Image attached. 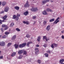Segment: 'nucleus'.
<instances>
[{"label": "nucleus", "instance_id": "f257e3e1", "mask_svg": "<svg viewBox=\"0 0 64 64\" xmlns=\"http://www.w3.org/2000/svg\"><path fill=\"white\" fill-rule=\"evenodd\" d=\"M38 8H35L34 6H32V8H31L30 10L32 12H37L38 11Z\"/></svg>", "mask_w": 64, "mask_h": 64}, {"label": "nucleus", "instance_id": "f03ea898", "mask_svg": "<svg viewBox=\"0 0 64 64\" xmlns=\"http://www.w3.org/2000/svg\"><path fill=\"white\" fill-rule=\"evenodd\" d=\"M43 40L45 39L46 41H48V40H49V39L47 38L46 36H43Z\"/></svg>", "mask_w": 64, "mask_h": 64}, {"label": "nucleus", "instance_id": "7ed1b4c3", "mask_svg": "<svg viewBox=\"0 0 64 64\" xmlns=\"http://www.w3.org/2000/svg\"><path fill=\"white\" fill-rule=\"evenodd\" d=\"M5 42H0V45H1L2 46H5Z\"/></svg>", "mask_w": 64, "mask_h": 64}, {"label": "nucleus", "instance_id": "20e7f679", "mask_svg": "<svg viewBox=\"0 0 64 64\" xmlns=\"http://www.w3.org/2000/svg\"><path fill=\"white\" fill-rule=\"evenodd\" d=\"M23 50H20L18 51V54H22V53H23Z\"/></svg>", "mask_w": 64, "mask_h": 64}, {"label": "nucleus", "instance_id": "39448f33", "mask_svg": "<svg viewBox=\"0 0 64 64\" xmlns=\"http://www.w3.org/2000/svg\"><path fill=\"white\" fill-rule=\"evenodd\" d=\"M28 13H29V12H28V11H27L24 12V15H25V16H27V15H28Z\"/></svg>", "mask_w": 64, "mask_h": 64}, {"label": "nucleus", "instance_id": "423d86ee", "mask_svg": "<svg viewBox=\"0 0 64 64\" xmlns=\"http://www.w3.org/2000/svg\"><path fill=\"white\" fill-rule=\"evenodd\" d=\"M47 2H49V0H44L42 1V3L43 4H45V3H46Z\"/></svg>", "mask_w": 64, "mask_h": 64}, {"label": "nucleus", "instance_id": "0eeeda50", "mask_svg": "<svg viewBox=\"0 0 64 64\" xmlns=\"http://www.w3.org/2000/svg\"><path fill=\"white\" fill-rule=\"evenodd\" d=\"M50 29V26L49 25L46 28V30L47 31H49Z\"/></svg>", "mask_w": 64, "mask_h": 64}, {"label": "nucleus", "instance_id": "6e6552de", "mask_svg": "<svg viewBox=\"0 0 64 64\" xmlns=\"http://www.w3.org/2000/svg\"><path fill=\"white\" fill-rule=\"evenodd\" d=\"M9 10V8L8 6L6 7L4 9V11L5 12H8V11Z\"/></svg>", "mask_w": 64, "mask_h": 64}, {"label": "nucleus", "instance_id": "1a4fd4ad", "mask_svg": "<svg viewBox=\"0 0 64 64\" xmlns=\"http://www.w3.org/2000/svg\"><path fill=\"white\" fill-rule=\"evenodd\" d=\"M29 4H28V2H27L24 5V7H29Z\"/></svg>", "mask_w": 64, "mask_h": 64}, {"label": "nucleus", "instance_id": "9d476101", "mask_svg": "<svg viewBox=\"0 0 64 64\" xmlns=\"http://www.w3.org/2000/svg\"><path fill=\"white\" fill-rule=\"evenodd\" d=\"M46 11L47 12H52V10H51V9H50V8H47L46 9Z\"/></svg>", "mask_w": 64, "mask_h": 64}, {"label": "nucleus", "instance_id": "9b49d317", "mask_svg": "<svg viewBox=\"0 0 64 64\" xmlns=\"http://www.w3.org/2000/svg\"><path fill=\"white\" fill-rule=\"evenodd\" d=\"M32 42H28V43L26 46H28V47H29V44H32Z\"/></svg>", "mask_w": 64, "mask_h": 64}, {"label": "nucleus", "instance_id": "f8f14e48", "mask_svg": "<svg viewBox=\"0 0 64 64\" xmlns=\"http://www.w3.org/2000/svg\"><path fill=\"white\" fill-rule=\"evenodd\" d=\"M5 20H4L2 21L1 20H0V24H2V22H6V21H5Z\"/></svg>", "mask_w": 64, "mask_h": 64}, {"label": "nucleus", "instance_id": "ddd939ff", "mask_svg": "<svg viewBox=\"0 0 64 64\" xmlns=\"http://www.w3.org/2000/svg\"><path fill=\"white\" fill-rule=\"evenodd\" d=\"M14 46L16 49H17L18 48V46L19 45L17 44H15L14 45Z\"/></svg>", "mask_w": 64, "mask_h": 64}, {"label": "nucleus", "instance_id": "4468645a", "mask_svg": "<svg viewBox=\"0 0 64 64\" xmlns=\"http://www.w3.org/2000/svg\"><path fill=\"white\" fill-rule=\"evenodd\" d=\"M14 8L15 9H16V10H19L20 8H19V6H16L14 7Z\"/></svg>", "mask_w": 64, "mask_h": 64}, {"label": "nucleus", "instance_id": "2eb2a0df", "mask_svg": "<svg viewBox=\"0 0 64 64\" xmlns=\"http://www.w3.org/2000/svg\"><path fill=\"white\" fill-rule=\"evenodd\" d=\"M42 13L43 15H48V13H47L45 11H44L42 12Z\"/></svg>", "mask_w": 64, "mask_h": 64}, {"label": "nucleus", "instance_id": "dca6fc26", "mask_svg": "<svg viewBox=\"0 0 64 64\" xmlns=\"http://www.w3.org/2000/svg\"><path fill=\"white\" fill-rule=\"evenodd\" d=\"M16 35H14L12 38V40H14V39H16Z\"/></svg>", "mask_w": 64, "mask_h": 64}, {"label": "nucleus", "instance_id": "f3484780", "mask_svg": "<svg viewBox=\"0 0 64 64\" xmlns=\"http://www.w3.org/2000/svg\"><path fill=\"white\" fill-rule=\"evenodd\" d=\"M64 61V59H62L60 61V63H62Z\"/></svg>", "mask_w": 64, "mask_h": 64}, {"label": "nucleus", "instance_id": "a211bd4d", "mask_svg": "<svg viewBox=\"0 0 64 64\" xmlns=\"http://www.w3.org/2000/svg\"><path fill=\"white\" fill-rule=\"evenodd\" d=\"M40 39H41V36H38L37 39V40L38 41H40Z\"/></svg>", "mask_w": 64, "mask_h": 64}, {"label": "nucleus", "instance_id": "6ab92c4d", "mask_svg": "<svg viewBox=\"0 0 64 64\" xmlns=\"http://www.w3.org/2000/svg\"><path fill=\"white\" fill-rule=\"evenodd\" d=\"M7 18V16L5 15L3 18L4 20H6V18Z\"/></svg>", "mask_w": 64, "mask_h": 64}, {"label": "nucleus", "instance_id": "aec40b11", "mask_svg": "<svg viewBox=\"0 0 64 64\" xmlns=\"http://www.w3.org/2000/svg\"><path fill=\"white\" fill-rule=\"evenodd\" d=\"M22 44V46L23 47H24L25 46H26V43H23Z\"/></svg>", "mask_w": 64, "mask_h": 64}, {"label": "nucleus", "instance_id": "412c9836", "mask_svg": "<svg viewBox=\"0 0 64 64\" xmlns=\"http://www.w3.org/2000/svg\"><path fill=\"white\" fill-rule=\"evenodd\" d=\"M54 20H55L54 18H52L49 20V22H53V21H54Z\"/></svg>", "mask_w": 64, "mask_h": 64}, {"label": "nucleus", "instance_id": "4be33fe9", "mask_svg": "<svg viewBox=\"0 0 64 64\" xmlns=\"http://www.w3.org/2000/svg\"><path fill=\"white\" fill-rule=\"evenodd\" d=\"M16 55V52H14L12 54V56H14L15 55Z\"/></svg>", "mask_w": 64, "mask_h": 64}, {"label": "nucleus", "instance_id": "5701e85b", "mask_svg": "<svg viewBox=\"0 0 64 64\" xmlns=\"http://www.w3.org/2000/svg\"><path fill=\"white\" fill-rule=\"evenodd\" d=\"M6 4V2H3L2 3V6H4Z\"/></svg>", "mask_w": 64, "mask_h": 64}, {"label": "nucleus", "instance_id": "b1692460", "mask_svg": "<svg viewBox=\"0 0 64 64\" xmlns=\"http://www.w3.org/2000/svg\"><path fill=\"white\" fill-rule=\"evenodd\" d=\"M39 53V50H38L37 51H36L35 52V53L36 54H38V53Z\"/></svg>", "mask_w": 64, "mask_h": 64}, {"label": "nucleus", "instance_id": "393cba45", "mask_svg": "<svg viewBox=\"0 0 64 64\" xmlns=\"http://www.w3.org/2000/svg\"><path fill=\"white\" fill-rule=\"evenodd\" d=\"M58 22H59V20H58L57 22L56 21V20H55L54 22V24H57V23H58Z\"/></svg>", "mask_w": 64, "mask_h": 64}, {"label": "nucleus", "instance_id": "a878e982", "mask_svg": "<svg viewBox=\"0 0 64 64\" xmlns=\"http://www.w3.org/2000/svg\"><path fill=\"white\" fill-rule=\"evenodd\" d=\"M51 47L52 48H54V47H55L54 46V44H52L51 46Z\"/></svg>", "mask_w": 64, "mask_h": 64}, {"label": "nucleus", "instance_id": "bb28decb", "mask_svg": "<svg viewBox=\"0 0 64 64\" xmlns=\"http://www.w3.org/2000/svg\"><path fill=\"white\" fill-rule=\"evenodd\" d=\"M54 44V46H55V47H57V46H58V44L55 43Z\"/></svg>", "mask_w": 64, "mask_h": 64}, {"label": "nucleus", "instance_id": "cd10ccee", "mask_svg": "<svg viewBox=\"0 0 64 64\" xmlns=\"http://www.w3.org/2000/svg\"><path fill=\"white\" fill-rule=\"evenodd\" d=\"M16 16L15 15H14L13 16L12 19H16Z\"/></svg>", "mask_w": 64, "mask_h": 64}, {"label": "nucleus", "instance_id": "c85d7f7f", "mask_svg": "<svg viewBox=\"0 0 64 64\" xmlns=\"http://www.w3.org/2000/svg\"><path fill=\"white\" fill-rule=\"evenodd\" d=\"M44 46L45 47V48L47 47V44H44Z\"/></svg>", "mask_w": 64, "mask_h": 64}, {"label": "nucleus", "instance_id": "c756f323", "mask_svg": "<svg viewBox=\"0 0 64 64\" xmlns=\"http://www.w3.org/2000/svg\"><path fill=\"white\" fill-rule=\"evenodd\" d=\"M26 37L27 38H30V36L29 35V34H27L26 35Z\"/></svg>", "mask_w": 64, "mask_h": 64}, {"label": "nucleus", "instance_id": "7c9ffc66", "mask_svg": "<svg viewBox=\"0 0 64 64\" xmlns=\"http://www.w3.org/2000/svg\"><path fill=\"white\" fill-rule=\"evenodd\" d=\"M16 31H20V29H19V28H16Z\"/></svg>", "mask_w": 64, "mask_h": 64}, {"label": "nucleus", "instance_id": "2f4dec72", "mask_svg": "<svg viewBox=\"0 0 64 64\" xmlns=\"http://www.w3.org/2000/svg\"><path fill=\"white\" fill-rule=\"evenodd\" d=\"M12 45V44L11 43H9L8 44V46H10V45Z\"/></svg>", "mask_w": 64, "mask_h": 64}, {"label": "nucleus", "instance_id": "473e14b6", "mask_svg": "<svg viewBox=\"0 0 64 64\" xmlns=\"http://www.w3.org/2000/svg\"><path fill=\"white\" fill-rule=\"evenodd\" d=\"M22 55H21L20 56H19L18 57V59H22Z\"/></svg>", "mask_w": 64, "mask_h": 64}, {"label": "nucleus", "instance_id": "72a5a7b5", "mask_svg": "<svg viewBox=\"0 0 64 64\" xmlns=\"http://www.w3.org/2000/svg\"><path fill=\"white\" fill-rule=\"evenodd\" d=\"M14 25V23L12 22L11 23V24H10V26H11V27H12V26H13Z\"/></svg>", "mask_w": 64, "mask_h": 64}, {"label": "nucleus", "instance_id": "f704fd0d", "mask_svg": "<svg viewBox=\"0 0 64 64\" xmlns=\"http://www.w3.org/2000/svg\"><path fill=\"white\" fill-rule=\"evenodd\" d=\"M44 54L46 57H48V54Z\"/></svg>", "mask_w": 64, "mask_h": 64}, {"label": "nucleus", "instance_id": "c9c22d12", "mask_svg": "<svg viewBox=\"0 0 64 64\" xmlns=\"http://www.w3.org/2000/svg\"><path fill=\"white\" fill-rule=\"evenodd\" d=\"M27 54V52L26 51H24V53L23 55H26Z\"/></svg>", "mask_w": 64, "mask_h": 64}, {"label": "nucleus", "instance_id": "e433bc0d", "mask_svg": "<svg viewBox=\"0 0 64 64\" xmlns=\"http://www.w3.org/2000/svg\"><path fill=\"white\" fill-rule=\"evenodd\" d=\"M19 47L20 48H23V46H22V44H20L19 46Z\"/></svg>", "mask_w": 64, "mask_h": 64}, {"label": "nucleus", "instance_id": "4c0bfd02", "mask_svg": "<svg viewBox=\"0 0 64 64\" xmlns=\"http://www.w3.org/2000/svg\"><path fill=\"white\" fill-rule=\"evenodd\" d=\"M8 29V26H6V27H5V28H4V30H7Z\"/></svg>", "mask_w": 64, "mask_h": 64}, {"label": "nucleus", "instance_id": "58836bf2", "mask_svg": "<svg viewBox=\"0 0 64 64\" xmlns=\"http://www.w3.org/2000/svg\"><path fill=\"white\" fill-rule=\"evenodd\" d=\"M46 52L48 53H50V54L51 53V52H50V50H48L46 51Z\"/></svg>", "mask_w": 64, "mask_h": 64}, {"label": "nucleus", "instance_id": "ea45409f", "mask_svg": "<svg viewBox=\"0 0 64 64\" xmlns=\"http://www.w3.org/2000/svg\"><path fill=\"white\" fill-rule=\"evenodd\" d=\"M7 26L5 25V24H2V27H6V26Z\"/></svg>", "mask_w": 64, "mask_h": 64}, {"label": "nucleus", "instance_id": "a19ab883", "mask_svg": "<svg viewBox=\"0 0 64 64\" xmlns=\"http://www.w3.org/2000/svg\"><path fill=\"white\" fill-rule=\"evenodd\" d=\"M47 23V22L46 21H44L43 22L44 24H46Z\"/></svg>", "mask_w": 64, "mask_h": 64}, {"label": "nucleus", "instance_id": "79ce46f5", "mask_svg": "<svg viewBox=\"0 0 64 64\" xmlns=\"http://www.w3.org/2000/svg\"><path fill=\"white\" fill-rule=\"evenodd\" d=\"M38 63L40 64L41 63V61L40 60H38Z\"/></svg>", "mask_w": 64, "mask_h": 64}, {"label": "nucleus", "instance_id": "37998d69", "mask_svg": "<svg viewBox=\"0 0 64 64\" xmlns=\"http://www.w3.org/2000/svg\"><path fill=\"white\" fill-rule=\"evenodd\" d=\"M6 35H4L2 36V38H6Z\"/></svg>", "mask_w": 64, "mask_h": 64}, {"label": "nucleus", "instance_id": "c03bdc74", "mask_svg": "<svg viewBox=\"0 0 64 64\" xmlns=\"http://www.w3.org/2000/svg\"><path fill=\"white\" fill-rule=\"evenodd\" d=\"M16 19V21H18V19H19V18L18 17H16V18H15Z\"/></svg>", "mask_w": 64, "mask_h": 64}, {"label": "nucleus", "instance_id": "a18cd8bd", "mask_svg": "<svg viewBox=\"0 0 64 64\" xmlns=\"http://www.w3.org/2000/svg\"><path fill=\"white\" fill-rule=\"evenodd\" d=\"M5 34L6 35H7V34H9V32H6L5 33Z\"/></svg>", "mask_w": 64, "mask_h": 64}, {"label": "nucleus", "instance_id": "49530a36", "mask_svg": "<svg viewBox=\"0 0 64 64\" xmlns=\"http://www.w3.org/2000/svg\"><path fill=\"white\" fill-rule=\"evenodd\" d=\"M36 16H34L32 17V18L34 19H36Z\"/></svg>", "mask_w": 64, "mask_h": 64}, {"label": "nucleus", "instance_id": "de8ad7c7", "mask_svg": "<svg viewBox=\"0 0 64 64\" xmlns=\"http://www.w3.org/2000/svg\"><path fill=\"white\" fill-rule=\"evenodd\" d=\"M26 24H27V25H28L29 24V22L26 21Z\"/></svg>", "mask_w": 64, "mask_h": 64}, {"label": "nucleus", "instance_id": "09e8293b", "mask_svg": "<svg viewBox=\"0 0 64 64\" xmlns=\"http://www.w3.org/2000/svg\"><path fill=\"white\" fill-rule=\"evenodd\" d=\"M3 58V56H1L0 57V59H2V58Z\"/></svg>", "mask_w": 64, "mask_h": 64}, {"label": "nucleus", "instance_id": "8fccbe9b", "mask_svg": "<svg viewBox=\"0 0 64 64\" xmlns=\"http://www.w3.org/2000/svg\"><path fill=\"white\" fill-rule=\"evenodd\" d=\"M23 23H24V24H26V22L25 21H24L23 22Z\"/></svg>", "mask_w": 64, "mask_h": 64}, {"label": "nucleus", "instance_id": "3c124183", "mask_svg": "<svg viewBox=\"0 0 64 64\" xmlns=\"http://www.w3.org/2000/svg\"><path fill=\"white\" fill-rule=\"evenodd\" d=\"M17 17H20V14H18L17 15Z\"/></svg>", "mask_w": 64, "mask_h": 64}, {"label": "nucleus", "instance_id": "603ef678", "mask_svg": "<svg viewBox=\"0 0 64 64\" xmlns=\"http://www.w3.org/2000/svg\"><path fill=\"white\" fill-rule=\"evenodd\" d=\"M4 11H2V12H1L0 13V14H2L3 13H4Z\"/></svg>", "mask_w": 64, "mask_h": 64}, {"label": "nucleus", "instance_id": "864d4df0", "mask_svg": "<svg viewBox=\"0 0 64 64\" xmlns=\"http://www.w3.org/2000/svg\"><path fill=\"white\" fill-rule=\"evenodd\" d=\"M60 19V18H59V17H58L56 20V21H57V20L58 19Z\"/></svg>", "mask_w": 64, "mask_h": 64}, {"label": "nucleus", "instance_id": "5fc2aeb1", "mask_svg": "<svg viewBox=\"0 0 64 64\" xmlns=\"http://www.w3.org/2000/svg\"><path fill=\"white\" fill-rule=\"evenodd\" d=\"M35 50H38V48H35Z\"/></svg>", "mask_w": 64, "mask_h": 64}, {"label": "nucleus", "instance_id": "6e6d98bb", "mask_svg": "<svg viewBox=\"0 0 64 64\" xmlns=\"http://www.w3.org/2000/svg\"><path fill=\"white\" fill-rule=\"evenodd\" d=\"M62 39H64V36H62Z\"/></svg>", "mask_w": 64, "mask_h": 64}, {"label": "nucleus", "instance_id": "4d7b16f0", "mask_svg": "<svg viewBox=\"0 0 64 64\" xmlns=\"http://www.w3.org/2000/svg\"><path fill=\"white\" fill-rule=\"evenodd\" d=\"M1 30L2 31V32L3 31V28H1Z\"/></svg>", "mask_w": 64, "mask_h": 64}, {"label": "nucleus", "instance_id": "13d9d810", "mask_svg": "<svg viewBox=\"0 0 64 64\" xmlns=\"http://www.w3.org/2000/svg\"><path fill=\"white\" fill-rule=\"evenodd\" d=\"M61 32L62 33H64V30L62 31Z\"/></svg>", "mask_w": 64, "mask_h": 64}, {"label": "nucleus", "instance_id": "bf43d9fd", "mask_svg": "<svg viewBox=\"0 0 64 64\" xmlns=\"http://www.w3.org/2000/svg\"><path fill=\"white\" fill-rule=\"evenodd\" d=\"M36 47H39V45L37 44L36 45Z\"/></svg>", "mask_w": 64, "mask_h": 64}, {"label": "nucleus", "instance_id": "052dcab7", "mask_svg": "<svg viewBox=\"0 0 64 64\" xmlns=\"http://www.w3.org/2000/svg\"><path fill=\"white\" fill-rule=\"evenodd\" d=\"M35 23H36V22H35V21L34 22V24H35Z\"/></svg>", "mask_w": 64, "mask_h": 64}, {"label": "nucleus", "instance_id": "680f3d73", "mask_svg": "<svg viewBox=\"0 0 64 64\" xmlns=\"http://www.w3.org/2000/svg\"><path fill=\"white\" fill-rule=\"evenodd\" d=\"M1 5V2H0V5Z\"/></svg>", "mask_w": 64, "mask_h": 64}, {"label": "nucleus", "instance_id": "e2e57ef3", "mask_svg": "<svg viewBox=\"0 0 64 64\" xmlns=\"http://www.w3.org/2000/svg\"><path fill=\"white\" fill-rule=\"evenodd\" d=\"M1 51H0V54H1Z\"/></svg>", "mask_w": 64, "mask_h": 64}, {"label": "nucleus", "instance_id": "0e129e2a", "mask_svg": "<svg viewBox=\"0 0 64 64\" xmlns=\"http://www.w3.org/2000/svg\"><path fill=\"white\" fill-rule=\"evenodd\" d=\"M1 37V35H0V38Z\"/></svg>", "mask_w": 64, "mask_h": 64}, {"label": "nucleus", "instance_id": "69168bd1", "mask_svg": "<svg viewBox=\"0 0 64 64\" xmlns=\"http://www.w3.org/2000/svg\"><path fill=\"white\" fill-rule=\"evenodd\" d=\"M61 64H64V63H61Z\"/></svg>", "mask_w": 64, "mask_h": 64}, {"label": "nucleus", "instance_id": "338daca9", "mask_svg": "<svg viewBox=\"0 0 64 64\" xmlns=\"http://www.w3.org/2000/svg\"><path fill=\"white\" fill-rule=\"evenodd\" d=\"M59 38V37H57V38Z\"/></svg>", "mask_w": 64, "mask_h": 64}, {"label": "nucleus", "instance_id": "774afa93", "mask_svg": "<svg viewBox=\"0 0 64 64\" xmlns=\"http://www.w3.org/2000/svg\"><path fill=\"white\" fill-rule=\"evenodd\" d=\"M51 2H52V1H51Z\"/></svg>", "mask_w": 64, "mask_h": 64}]
</instances>
